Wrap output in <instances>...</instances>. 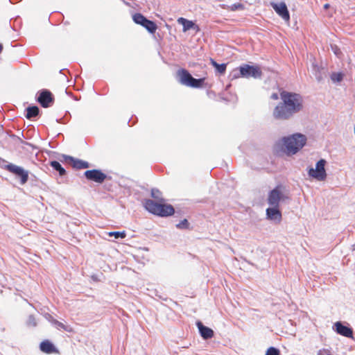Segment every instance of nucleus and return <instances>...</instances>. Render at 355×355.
Listing matches in <instances>:
<instances>
[{
    "label": "nucleus",
    "instance_id": "obj_6",
    "mask_svg": "<svg viewBox=\"0 0 355 355\" xmlns=\"http://www.w3.org/2000/svg\"><path fill=\"white\" fill-rule=\"evenodd\" d=\"M327 161L324 159H320L315 164V168H308V175L316 180L324 181L327 178L325 165Z\"/></svg>",
    "mask_w": 355,
    "mask_h": 355
},
{
    "label": "nucleus",
    "instance_id": "obj_35",
    "mask_svg": "<svg viewBox=\"0 0 355 355\" xmlns=\"http://www.w3.org/2000/svg\"><path fill=\"white\" fill-rule=\"evenodd\" d=\"M45 318H46V320H48L52 324H53V320H56V319H54L53 317L49 313H46L45 315Z\"/></svg>",
    "mask_w": 355,
    "mask_h": 355
},
{
    "label": "nucleus",
    "instance_id": "obj_13",
    "mask_svg": "<svg viewBox=\"0 0 355 355\" xmlns=\"http://www.w3.org/2000/svg\"><path fill=\"white\" fill-rule=\"evenodd\" d=\"M266 218L275 223H279L282 219V211L279 207L270 206L266 210Z\"/></svg>",
    "mask_w": 355,
    "mask_h": 355
},
{
    "label": "nucleus",
    "instance_id": "obj_14",
    "mask_svg": "<svg viewBox=\"0 0 355 355\" xmlns=\"http://www.w3.org/2000/svg\"><path fill=\"white\" fill-rule=\"evenodd\" d=\"M196 325L198 329L200 336L204 340H209L214 336V331L212 329L205 326L200 320H197Z\"/></svg>",
    "mask_w": 355,
    "mask_h": 355
},
{
    "label": "nucleus",
    "instance_id": "obj_46",
    "mask_svg": "<svg viewBox=\"0 0 355 355\" xmlns=\"http://www.w3.org/2000/svg\"><path fill=\"white\" fill-rule=\"evenodd\" d=\"M130 121H131V119H130V120L128 121V122L129 125H130Z\"/></svg>",
    "mask_w": 355,
    "mask_h": 355
},
{
    "label": "nucleus",
    "instance_id": "obj_19",
    "mask_svg": "<svg viewBox=\"0 0 355 355\" xmlns=\"http://www.w3.org/2000/svg\"><path fill=\"white\" fill-rule=\"evenodd\" d=\"M49 165L53 170L56 171L60 177L66 175L67 171L61 165L59 161L52 160L50 161Z\"/></svg>",
    "mask_w": 355,
    "mask_h": 355
},
{
    "label": "nucleus",
    "instance_id": "obj_20",
    "mask_svg": "<svg viewBox=\"0 0 355 355\" xmlns=\"http://www.w3.org/2000/svg\"><path fill=\"white\" fill-rule=\"evenodd\" d=\"M142 27H144L150 34H154L157 29V24L154 21L148 19L146 20Z\"/></svg>",
    "mask_w": 355,
    "mask_h": 355
},
{
    "label": "nucleus",
    "instance_id": "obj_34",
    "mask_svg": "<svg viewBox=\"0 0 355 355\" xmlns=\"http://www.w3.org/2000/svg\"><path fill=\"white\" fill-rule=\"evenodd\" d=\"M10 164L9 162H8L6 160H5L4 159H2L0 157V167L3 168L4 169V166H6V164Z\"/></svg>",
    "mask_w": 355,
    "mask_h": 355
},
{
    "label": "nucleus",
    "instance_id": "obj_21",
    "mask_svg": "<svg viewBox=\"0 0 355 355\" xmlns=\"http://www.w3.org/2000/svg\"><path fill=\"white\" fill-rule=\"evenodd\" d=\"M72 166L76 169H83L88 168L90 166V164L88 162L75 158Z\"/></svg>",
    "mask_w": 355,
    "mask_h": 355
},
{
    "label": "nucleus",
    "instance_id": "obj_39",
    "mask_svg": "<svg viewBox=\"0 0 355 355\" xmlns=\"http://www.w3.org/2000/svg\"><path fill=\"white\" fill-rule=\"evenodd\" d=\"M339 52V49H338L337 46H336V50H334V53L338 55Z\"/></svg>",
    "mask_w": 355,
    "mask_h": 355
},
{
    "label": "nucleus",
    "instance_id": "obj_26",
    "mask_svg": "<svg viewBox=\"0 0 355 355\" xmlns=\"http://www.w3.org/2000/svg\"><path fill=\"white\" fill-rule=\"evenodd\" d=\"M175 227L179 230H191L192 227L187 219L184 218L179 223L175 225Z\"/></svg>",
    "mask_w": 355,
    "mask_h": 355
},
{
    "label": "nucleus",
    "instance_id": "obj_30",
    "mask_svg": "<svg viewBox=\"0 0 355 355\" xmlns=\"http://www.w3.org/2000/svg\"><path fill=\"white\" fill-rule=\"evenodd\" d=\"M265 355H280V351L275 347H270L267 349Z\"/></svg>",
    "mask_w": 355,
    "mask_h": 355
},
{
    "label": "nucleus",
    "instance_id": "obj_24",
    "mask_svg": "<svg viewBox=\"0 0 355 355\" xmlns=\"http://www.w3.org/2000/svg\"><path fill=\"white\" fill-rule=\"evenodd\" d=\"M150 196L153 198L157 200L158 202L164 201V199L162 197V192L158 189H152Z\"/></svg>",
    "mask_w": 355,
    "mask_h": 355
},
{
    "label": "nucleus",
    "instance_id": "obj_36",
    "mask_svg": "<svg viewBox=\"0 0 355 355\" xmlns=\"http://www.w3.org/2000/svg\"><path fill=\"white\" fill-rule=\"evenodd\" d=\"M279 97H280V94H278L276 92L272 93L270 96V98L272 100H278Z\"/></svg>",
    "mask_w": 355,
    "mask_h": 355
},
{
    "label": "nucleus",
    "instance_id": "obj_4",
    "mask_svg": "<svg viewBox=\"0 0 355 355\" xmlns=\"http://www.w3.org/2000/svg\"><path fill=\"white\" fill-rule=\"evenodd\" d=\"M175 78L182 85L196 89L203 87L205 82V78H195L187 69L184 68L178 69Z\"/></svg>",
    "mask_w": 355,
    "mask_h": 355
},
{
    "label": "nucleus",
    "instance_id": "obj_25",
    "mask_svg": "<svg viewBox=\"0 0 355 355\" xmlns=\"http://www.w3.org/2000/svg\"><path fill=\"white\" fill-rule=\"evenodd\" d=\"M344 76L345 75L342 71L333 72L331 74L330 78L334 83H340L343 80Z\"/></svg>",
    "mask_w": 355,
    "mask_h": 355
},
{
    "label": "nucleus",
    "instance_id": "obj_2",
    "mask_svg": "<svg viewBox=\"0 0 355 355\" xmlns=\"http://www.w3.org/2000/svg\"><path fill=\"white\" fill-rule=\"evenodd\" d=\"M306 141L307 139L304 135L294 133L282 137L277 143V146L287 155H293L297 153L306 145Z\"/></svg>",
    "mask_w": 355,
    "mask_h": 355
},
{
    "label": "nucleus",
    "instance_id": "obj_40",
    "mask_svg": "<svg viewBox=\"0 0 355 355\" xmlns=\"http://www.w3.org/2000/svg\"><path fill=\"white\" fill-rule=\"evenodd\" d=\"M329 6H330V5L329 3H326V4L324 5V9H327V8H329Z\"/></svg>",
    "mask_w": 355,
    "mask_h": 355
},
{
    "label": "nucleus",
    "instance_id": "obj_17",
    "mask_svg": "<svg viewBox=\"0 0 355 355\" xmlns=\"http://www.w3.org/2000/svg\"><path fill=\"white\" fill-rule=\"evenodd\" d=\"M40 110L37 105H31L25 109L24 116L28 120H33L40 115Z\"/></svg>",
    "mask_w": 355,
    "mask_h": 355
},
{
    "label": "nucleus",
    "instance_id": "obj_1",
    "mask_svg": "<svg viewBox=\"0 0 355 355\" xmlns=\"http://www.w3.org/2000/svg\"><path fill=\"white\" fill-rule=\"evenodd\" d=\"M280 98L281 101L272 112V116L276 120H288L303 109V98L299 94L282 90Z\"/></svg>",
    "mask_w": 355,
    "mask_h": 355
},
{
    "label": "nucleus",
    "instance_id": "obj_38",
    "mask_svg": "<svg viewBox=\"0 0 355 355\" xmlns=\"http://www.w3.org/2000/svg\"><path fill=\"white\" fill-rule=\"evenodd\" d=\"M155 292H156L155 295H156L157 297H158L159 299H161V300H166V299H167L166 297H162V295H160L159 294H158V292H157V291H155Z\"/></svg>",
    "mask_w": 355,
    "mask_h": 355
},
{
    "label": "nucleus",
    "instance_id": "obj_9",
    "mask_svg": "<svg viewBox=\"0 0 355 355\" xmlns=\"http://www.w3.org/2000/svg\"><path fill=\"white\" fill-rule=\"evenodd\" d=\"M286 198L287 197L282 193V186L277 185L268 192L267 201L270 206L279 207L280 202Z\"/></svg>",
    "mask_w": 355,
    "mask_h": 355
},
{
    "label": "nucleus",
    "instance_id": "obj_18",
    "mask_svg": "<svg viewBox=\"0 0 355 355\" xmlns=\"http://www.w3.org/2000/svg\"><path fill=\"white\" fill-rule=\"evenodd\" d=\"M210 64L214 67L216 72L220 75L225 73L227 69V63L218 64L214 59L210 58Z\"/></svg>",
    "mask_w": 355,
    "mask_h": 355
},
{
    "label": "nucleus",
    "instance_id": "obj_5",
    "mask_svg": "<svg viewBox=\"0 0 355 355\" xmlns=\"http://www.w3.org/2000/svg\"><path fill=\"white\" fill-rule=\"evenodd\" d=\"M4 169L12 174L17 179L21 185H24L29 180V171L22 166L14 164H7Z\"/></svg>",
    "mask_w": 355,
    "mask_h": 355
},
{
    "label": "nucleus",
    "instance_id": "obj_7",
    "mask_svg": "<svg viewBox=\"0 0 355 355\" xmlns=\"http://www.w3.org/2000/svg\"><path fill=\"white\" fill-rule=\"evenodd\" d=\"M240 75L242 76V78L260 79L263 75L261 68L257 65L243 64L240 65Z\"/></svg>",
    "mask_w": 355,
    "mask_h": 355
},
{
    "label": "nucleus",
    "instance_id": "obj_32",
    "mask_svg": "<svg viewBox=\"0 0 355 355\" xmlns=\"http://www.w3.org/2000/svg\"><path fill=\"white\" fill-rule=\"evenodd\" d=\"M243 8H244V6L240 3H234L230 6V10L232 11L243 10Z\"/></svg>",
    "mask_w": 355,
    "mask_h": 355
},
{
    "label": "nucleus",
    "instance_id": "obj_42",
    "mask_svg": "<svg viewBox=\"0 0 355 355\" xmlns=\"http://www.w3.org/2000/svg\"><path fill=\"white\" fill-rule=\"evenodd\" d=\"M3 51V45L2 44L0 43V53L2 52Z\"/></svg>",
    "mask_w": 355,
    "mask_h": 355
},
{
    "label": "nucleus",
    "instance_id": "obj_12",
    "mask_svg": "<svg viewBox=\"0 0 355 355\" xmlns=\"http://www.w3.org/2000/svg\"><path fill=\"white\" fill-rule=\"evenodd\" d=\"M271 7L275 11V12L281 17L284 21H290V13L287 6L285 2L282 1L280 3H270Z\"/></svg>",
    "mask_w": 355,
    "mask_h": 355
},
{
    "label": "nucleus",
    "instance_id": "obj_10",
    "mask_svg": "<svg viewBox=\"0 0 355 355\" xmlns=\"http://www.w3.org/2000/svg\"><path fill=\"white\" fill-rule=\"evenodd\" d=\"M85 178L88 181L98 184H103L106 180H111V177L103 173L101 169L87 170L84 173Z\"/></svg>",
    "mask_w": 355,
    "mask_h": 355
},
{
    "label": "nucleus",
    "instance_id": "obj_28",
    "mask_svg": "<svg viewBox=\"0 0 355 355\" xmlns=\"http://www.w3.org/2000/svg\"><path fill=\"white\" fill-rule=\"evenodd\" d=\"M74 159H75V157L70 156V155H64V154H62L60 155V157H59L60 162L70 164H71V166L73 165Z\"/></svg>",
    "mask_w": 355,
    "mask_h": 355
},
{
    "label": "nucleus",
    "instance_id": "obj_43",
    "mask_svg": "<svg viewBox=\"0 0 355 355\" xmlns=\"http://www.w3.org/2000/svg\"><path fill=\"white\" fill-rule=\"evenodd\" d=\"M230 87H231V85H230V84L227 85L226 86V87H225V90H228V89H229V88H230Z\"/></svg>",
    "mask_w": 355,
    "mask_h": 355
},
{
    "label": "nucleus",
    "instance_id": "obj_41",
    "mask_svg": "<svg viewBox=\"0 0 355 355\" xmlns=\"http://www.w3.org/2000/svg\"><path fill=\"white\" fill-rule=\"evenodd\" d=\"M68 116L70 117L71 114H70L69 112L67 111L66 114H65V116L64 117L65 118L66 116Z\"/></svg>",
    "mask_w": 355,
    "mask_h": 355
},
{
    "label": "nucleus",
    "instance_id": "obj_31",
    "mask_svg": "<svg viewBox=\"0 0 355 355\" xmlns=\"http://www.w3.org/2000/svg\"><path fill=\"white\" fill-rule=\"evenodd\" d=\"M26 324L28 327H36L37 326V321L33 315H30L27 319Z\"/></svg>",
    "mask_w": 355,
    "mask_h": 355
},
{
    "label": "nucleus",
    "instance_id": "obj_8",
    "mask_svg": "<svg viewBox=\"0 0 355 355\" xmlns=\"http://www.w3.org/2000/svg\"><path fill=\"white\" fill-rule=\"evenodd\" d=\"M35 100L42 107L47 108L53 105L55 99L51 91L42 89L37 92Z\"/></svg>",
    "mask_w": 355,
    "mask_h": 355
},
{
    "label": "nucleus",
    "instance_id": "obj_3",
    "mask_svg": "<svg viewBox=\"0 0 355 355\" xmlns=\"http://www.w3.org/2000/svg\"><path fill=\"white\" fill-rule=\"evenodd\" d=\"M144 207L149 213L159 217H168L175 214V209L171 205L150 199L145 200Z\"/></svg>",
    "mask_w": 355,
    "mask_h": 355
},
{
    "label": "nucleus",
    "instance_id": "obj_11",
    "mask_svg": "<svg viewBox=\"0 0 355 355\" xmlns=\"http://www.w3.org/2000/svg\"><path fill=\"white\" fill-rule=\"evenodd\" d=\"M333 330L336 334L349 338H353V329L347 322L338 321L334 323Z\"/></svg>",
    "mask_w": 355,
    "mask_h": 355
},
{
    "label": "nucleus",
    "instance_id": "obj_22",
    "mask_svg": "<svg viewBox=\"0 0 355 355\" xmlns=\"http://www.w3.org/2000/svg\"><path fill=\"white\" fill-rule=\"evenodd\" d=\"M147 19V17H146L144 15L139 12L135 13L132 16L133 21L135 24H139L141 26H143V24H144Z\"/></svg>",
    "mask_w": 355,
    "mask_h": 355
},
{
    "label": "nucleus",
    "instance_id": "obj_29",
    "mask_svg": "<svg viewBox=\"0 0 355 355\" xmlns=\"http://www.w3.org/2000/svg\"><path fill=\"white\" fill-rule=\"evenodd\" d=\"M109 236H114L116 239H122L125 238L126 232L125 231L121 232H109Z\"/></svg>",
    "mask_w": 355,
    "mask_h": 355
},
{
    "label": "nucleus",
    "instance_id": "obj_16",
    "mask_svg": "<svg viewBox=\"0 0 355 355\" xmlns=\"http://www.w3.org/2000/svg\"><path fill=\"white\" fill-rule=\"evenodd\" d=\"M178 21L179 24L182 25L183 32H186L191 29L196 30V31H198L200 30L199 26L195 22L187 19H185L184 17H180L178 19Z\"/></svg>",
    "mask_w": 355,
    "mask_h": 355
},
{
    "label": "nucleus",
    "instance_id": "obj_15",
    "mask_svg": "<svg viewBox=\"0 0 355 355\" xmlns=\"http://www.w3.org/2000/svg\"><path fill=\"white\" fill-rule=\"evenodd\" d=\"M40 349L46 354H50L53 353H58V350L53 343L49 340H44L41 342L40 345Z\"/></svg>",
    "mask_w": 355,
    "mask_h": 355
},
{
    "label": "nucleus",
    "instance_id": "obj_33",
    "mask_svg": "<svg viewBox=\"0 0 355 355\" xmlns=\"http://www.w3.org/2000/svg\"><path fill=\"white\" fill-rule=\"evenodd\" d=\"M313 69L315 71V78L316 80L320 82L322 80V76L320 74V72L319 71V67L316 64H313Z\"/></svg>",
    "mask_w": 355,
    "mask_h": 355
},
{
    "label": "nucleus",
    "instance_id": "obj_44",
    "mask_svg": "<svg viewBox=\"0 0 355 355\" xmlns=\"http://www.w3.org/2000/svg\"><path fill=\"white\" fill-rule=\"evenodd\" d=\"M318 355H322V350H319L318 352Z\"/></svg>",
    "mask_w": 355,
    "mask_h": 355
},
{
    "label": "nucleus",
    "instance_id": "obj_45",
    "mask_svg": "<svg viewBox=\"0 0 355 355\" xmlns=\"http://www.w3.org/2000/svg\"><path fill=\"white\" fill-rule=\"evenodd\" d=\"M352 250L355 251V243L352 245Z\"/></svg>",
    "mask_w": 355,
    "mask_h": 355
},
{
    "label": "nucleus",
    "instance_id": "obj_23",
    "mask_svg": "<svg viewBox=\"0 0 355 355\" xmlns=\"http://www.w3.org/2000/svg\"><path fill=\"white\" fill-rule=\"evenodd\" d=\"M53 325H54L58 329H63L67 332H71L72 331V329L70 326L65 325L57 320L53 321Z\"/></svg>",
    "mask_w": 355,
    "mask_h": 355
},
{
    "label": "nucleus",
    "instance_id": "obj_27",
    "mask_svg": "<svg viewBox=\"0 0 355 355\" xmlns=\"http://www.w3.org/2000/svg\"><path fill=\"white\" fill-rule=\"evenodd\" d=\"M240 72H241V69H240V66H239V67L235 68L230 72V73L229 75V78L231 80H233L237 79L239 78H242V76L240 75Z\"/></svg>",
    "mask_w": 355,
    "mask_h": 355
},
{
    "label": "nucleus",
    "instance_id": "obj_37",
    "mask_svg": "<svg viewBox=\"0 0 355 355\" xmlns=\"http://www.w3.org/2000/svg\"><path fill=\"white\" fill-rule=\"evenodd\" d=\"M64 117L57 119L55 121L58 123H65Z\"/></svg>",
    "mask_w": 355,
    "mask_h": 355
}]
</instances>
